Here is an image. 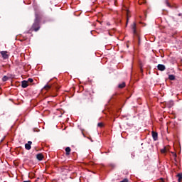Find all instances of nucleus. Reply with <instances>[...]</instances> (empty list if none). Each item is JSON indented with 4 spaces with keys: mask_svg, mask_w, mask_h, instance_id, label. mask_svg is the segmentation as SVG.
<instances>
[{
    "mask_svg": "<svg viewBox=\"0 0 182 182\" xmlns=\"http://www.w3.org/2000/svg\"><path fill=\"white\" fill-rule=\"evenodd\" d=\"M127 15H129V11H127Z\"/></svg>",
    "mask_w": 182,
    "mask_h": 182,
    "instance_id": "nucleus-19",
    "label": "nucleus"
},
{
    "mask_svg": "<svg viewBox=\"0 0 182 182\" xmlns=\"http://www.w3.org/2000/svg\"><path fill=\"white\" fill-rule=\"evenodd\" d=\"M21 86H22V87H24V88L28 87V86H29V82L26 80H23L21 82Z\"/></svg>",
    "mask_w": 182,
    "mask_h": 182,
    "instance_id": "nucleus-3",
    "label": "nucleus"
},
{
    "mask_svg": "<svg viewBox=\"0 0 182 182\" xmlns=\"http://www.w3.org/2000/svg\"><path fill=\"white\" fill-rule=\"evenodd\" d=\"M97 126H98V127H103V123L100 122V123H98Z\"/></svg>",
    "mask_w": 182,
    "mask_h": 182,
    "instance_id": "nucleus-15",
    "label": "nucleus"
},
{
    "mask_svg": "<svg viewBox=\"0 0 182 182\" xmlns=\"http://www.w3.org/2000/svg\"><path fill=\"white\" fill-rule=\"evenodd\" d=\"M32 82H33V79L29 78V79L28 80V83H32Z\"/></svg>",
    "mask_w": 182,
    "mask_h": 182,
    "instance_id": "nucleus-16",
    "label": "nucleus"
},
{
    "mask_svg": "<svg viewBox=\"0 0 182 182\" xmlns=\"http://www.w3.org/2000/svg\"><path fill=\"white\" fill-rule=\"evenodd\" d=\"M34 31H36V32H37V31H39V28H35Z\"/></svg>",
    "mask_w": 182,
    "mask_h": 182,
    "instance_id": "nucleus-18",
    "label": "nucleus"
},
{
    "mask_svg": "<svg viewBox=\"0 0 182 182\" xmlns=\"http://www.w3.org/2000/svg\"><path fill=\"white\" fill-rule=\"evenodd\" d=\"M167 151H168V148L167 147H164V149H161V153H162V154L167 153Z\"/></svg>",
    "mask_w": 182,
    "mask_h": 182,
    "instance_id": "nucleus-6",
    "label": "nucleus"
},
{
    "mask_svg": "<svg viewBox=\"0 0 182 182\" xmlns=\"http://www.w3.org/2000/svg\"><path fill=\"white\" fill-rule=\"evenodd\" d=\"M166 4H167L168 6H169V4H168V3H166Z\"/></svg>",
    "mask_w": 182,
    "mask_h": 182,
    "instance_id": "nucleus-20",
    "label": "nucleus"
},
{
    "mask_svg": "<svg viewBox=\"0 0 182 182\" xmlns=\"http://www.w3.org/2000/svg\"><path fill=\"white\" fill-rule=\"evenodd\" d=\"M9 78L8 77V76L4 75L2 78L3 82H6V80H8Z\"/></svg>",
    "mask_w": 182,
    "mask_h": 182,
    "instance_id": "nucleus-11",
    "label": "nucleus"
},
{
    "mask_svg": "<svg viewBox=\"0 0 182 182\" xmlns=\"http://www.w3.org/2000/svg\"><path fill=\"white\" fill-rule=\"evenodd\" d=\"M50 88V85H46L44 87V89H46V90H49Z\"/></svg>",
    "mask_w": 182,
    "mask_h": 182,
    "instance_id": "nucleus-13",
    "label": "nucleus"
},
{
    "mask_svg": "<svg viewBox=\"0 0 182 182\" xmlns=\"http://www.w3.org/2000/svg\"><path fill=\"white\" fill-rule=\"evenodd\" d=\"M1 55L2 58H4V59H8V52L1 51Z\"/></svg>",
    "mask_w": 182,
    "mask_h": 182,
    "instance_id": "nucleus-4",
    "label": "nucleus"
},
{
    "mask_svg": "<svg viewBox=\"0 0 182 182\" xmlns=\"http://www.w3.org/2000/svg\"><path fill=\"white\" fill-rule=\"evenodd\" d=\"M65 151H66V154L69 155V154L70 153V147H67L65 149Z\"/></svg>",
    "mask_w": 182,
    "mask_h": 182,
    "instance_id": "nucleus-12",
    "label": "nucleus"
},
{
    "mask_svg": "<svg viewBox=\"0 0 182 182\" xmlns=\"http://www.w3.org/2000/svg\"><path fill=\"white\" fill-rule=\"evenodd\" d=\"M134 33H136V23H134L132 26Z\"/></svg>",
    "mask_w": 182,
    "mask_h": 182,
    "instance_id": "nucleus-8",
    "label": "nucleus"
},
{
    "mask_svg": "<svg viewBox=\"0 0 182 182\" xmlns=\"http://www.w3.org/2000/svg\"><path fill=\"white\" fill-rule=\"evenodd\" d=\"M157 136H158L157 132H152V136L154 140L155 141L157 140Z\"/></svg>",
    "mask_w": 182,
    "mask_h": 182,
    "instance_id": "nucleus-7",
    "label": "nucleus"
},
{
    "mask_svg": "<svg viewBox=\"0 0 182 182\" xmlns=\"http://www.w3.org/2000/svg\"><path fill=\"white\" fill-rule=\"evenodd\" d=\"M178 181H181V180H182V175H181V173H178Z\"/></svg>",
    "mask_w": 182,
    "mask_h": 182,
    "instance_id": "nucleus-14",
    "label": "nucleus"
},
{
    "mask_svg": "<svg viewBox=\"0 0 182 182\" xmlns=\"http://www.w3.org/2000/svg\"><path fill=\"white\" fill-rule=\"evenodd\" d=\"M124 86H126V83L122 82V84H119L118 87H119V89H123V87H124Z\"/></svg>",
    "mask_w": 182,
    "mask_h": 182,
    "instance_id": "nucleus-9",
    "label": "nucleus"
},
{
    "mask_svg": "<svg viewBox=\"0 0 182 182\" xmlns=\"http://www.w3.org/2000/svg\"><path fill=\"white\" fill-rule=\"evenodd\" d=\"M31 144H32V141H28L27 144H25V149L26 150H31Z\"/></svg>",
    "mask_w": 182,
    "mask_h": 182,
    "instance_id": "nucleus-2",
    "label": "nucleus"
},
{
    "mask_svg": "<svg viewBox=\"0 0 182 182\" xmlns=\"http://www.w3.org/2000/svg\"><path fill=\"white\" fill-rule=\"evenodd\" d=\"M36 158L38 160H39L40 161L43 160V155L42 154H38L36 155Z\"/></svg>",
    "mask_w": 182,
    "mask_h": 182,
    "instance_id": "nucleus-5",
    "label": "nucleus"
},
{
    "mask_svg": "<svg viewBox=\"0 0 182 182\" xmlns=\"http://www.w3.org/2000/svg\"><path fill=\"white\" fill-rule=\"evenodd\" d=\"M168 79L170 80H174V79H176V77L173 75H169Z\"/></svg>",
    "mask_w": 182,
    "mask_h": 182,
    "instance_id": "nucleus-10",
    "label": "nucleus"
},
{
    "mask_svg": "<svg viewBox=\"0 0 182 182\" xmlns=\"http://www.w3.org/2000/svg\"><path fill=\"white\" fill-rule=\"evenodd\" d=\"M157 68L159 70H161V72L166 70V66L164 65L159 64Z\"/></svg>",
    "mask_w": 182,
    "mask_h": 182,
    "instance_id": "nucleus-1",
    "label": "nucleus"
},
{
    "mask_svg": "<svg viewBox=\"0 0 182 182\" xmlns=\"http://www.w3.org/2000/svg\"><path fill=\"white\" fill-rule=\"evenodd\" d=\"M121 182H128L127 179H124L123 181H122Z\"/></svg>",
    "mask_w": 182,
    "mask_h": 182,
    "instance_id": "nucleus-17",
    "label": "nucleus"
}]
</instances>
